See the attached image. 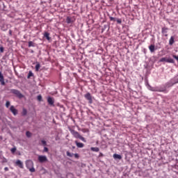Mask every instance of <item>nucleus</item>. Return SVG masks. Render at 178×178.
Segmentation results:
<instances>
[{"label": "nucleus", "mask_w": 178, "mask_h": 178, "mask_svg": "<svg viewBox=\"0 0 178 178\" xmlns=\"http://www.w3.org/2000/svg\"><path fill=\"white\" fill-rule=\"evenodd\" d=\"M70 133L75 138H79L81 136L80 134H79L77 131H75L74 129H71Z\"/></svg>", "instance_id": "0eeeda50"}, {"label": "nucleus", "mask_w": 178, "mask_h": 178, "mask_svg": "<svg viewBox=\"0 0 178 178\" xmlns=\"http://www.w3.org/2000/svg\"><path fill=\"white\" fill-rule=\"evenodd\" d=\"M26 166L27 169H29L30 168H33V166H34V163L31 160H27L26 161Z\"/></svg>", "instance_id": "1a4fd4ad"}, {"label": "nucleus", "mask_w": 178, "mask_h": 178, "mask_svg": "<svg viewBox=\"0 0 178 178\" xmlns=\"http://www.w3.org/2000/svg\"><path fill=\"white\" fill-rule=\"evenodd\" d=\"M74 22V21H73V19H72V17H67V18H66V23H67V24H73Z\"/></svg>", "instance_id": "dca6fc26"}, {"label": "nucleus", "mask_w": 178, "mask_h": 178, "mask_svg": "<svg viewBox=\"0 0 178 178\" xmlns=\"http://www.w3.org/2000/svg\"><path fill=\"white\" fill-rule=\"evenodd\" d=\"M31 77H34V73H33V71H29L27 75V79H30Z\"/></svg>", "instance_id": "5701e85b"}, {"label": "nucleus", "mask_w": 178, "mask_h": 178, "mask_svg": "<svg viewBox=\"0 0 178 178\" xmlns=\"http://www.w3.org/2000/svg\"><path fill=\"white\" fill-rule=\"evenodd\" d=\"M44 37L47 41H51V37H49V33L48 32H44Z\"/></svg>", "instance_id": "6ab92c4d"}, {"label": "nucleus", "mask_w": 178, "mask_h": 178, "mask_svg": "<svg viewBox=\"0 0 178 178\" xmlns=\"http://www.w3.org/2000/svg\"><path fill=\"white\" fill-rule=\"evenodd\" d=\"M28 47L29 48H31V47H35V43H34V42L33 41H29L28 42Z\"/></svg>", "instance_id": "4be33fe9"}, {"label": "nucleus", "mask_w": 178, "mask_h": 178, "mask_svg": "<svg viewBox=\"0 0 178 178\" xmlns=\"http://www.w3.org/2000/svg\"><path fill=\"white\" fill-rule=\"evenodd\" d=\"M75 144L77 147V148H83L84 145L83 143H80L78 140H75Z\"/></svg>", "instance_id": "4468645a"}, {"label": "nucleus", "mask_w": 178, "mask_h": 178, "mask_svg": "<svg viewBox=\"0 0 178 178\" xmlns=\"http://www.w3.org/2000/svg\"><path fill=\"white\" fill-rule=\"evenodd\" d=\"M172 58H174V59H176V60H177V56L172 55Z\"/></svg>", "instance_id": "79ce46f5"}, {"label": "nucleus", "mask_w": 178, "mask_h": 178, "mask_svg": "<svg viewBox=\"0 0 178 178\" xmlns=\"http://www.w3.org/2000/svg\"><path fill=\"white\" fill-rule=\"evenodd\" d=\"M90 151H92L93 152H99V147H90Z\"/></svg>", "instance_id": "b1692460"}, {"label": "nucleus", "mask_w": 178, "mask_h": 178, "mask_svg": "<svg viewBox=\"0 0 178 178\" xmlns=\"http://www.w3.org/2000/svg\"><path fill=\"white\" fill-rule=\"evenodd\" d=\"M145 86L146 87L150 90V91H153L154 92H156V87L154 88L152 86H151V85H149V83L148 82V80L145 81Z\"/></svg>", "instance_id": "20e7f679"}, {"label": "nucleus", "mask_w": 178, "mask_h": 178, "mask_svg": "<svg viewBox=\"0 0 178 178\" xmlns=\"http://www.w3.org/2000/svg\"><path fill=\"white\" fill-rule=\"evenodd\" d=\"M47 102H48L49 105H50V106H54V104H55V100L54 99L53 97H47Z\"/></svg>", "instance_id": "6e6552de"}, {"label": "nucleus", "mask_w": 178, "mask_h": 178, "mask_svg": "<svg viewBox=\"0 0 178 178\" xmlns=\"http://www.w3.org/2000/svg\"><path fill=\"white\" fill-rule=\"evenodd\" d=\"M175 44V36H171L169 40V45H172Z\"/></svg>", "instance_id": "aec40b11"}, {"label": "nucleus", "mask_w": 178, "mask_h": 178, "mask_svg": "<svg viewBox=\"0 0 178 178\" xmlns=\"http://www.w3.org/2000/svg\"><path fill=\"white\" fill-rule=\"evenodd\" d=\"M68 175H72V173H68Z\"/></svg>", "instance_id": "de8ad7c7"}, {"label": "nucleus", "mask_w": 178, "mask_h": 178, "mask_svg": "<svg viewBox=\"0 0 178 178\" xmlns=\"http://www.w3.org/2000/svg\"><path fill=\"white\" fill-rule=\"evenodd\" d=\"M79 140H81V141H83V143H87V140H86V138L81 136V135H80L79 138H78Z\"/></svg>", "instance_id": "cd10ccee"}, {"label": "nucleus", "mask_w": 178, "mask_h": 178, "mask_svg": "<svg viewBox=\"0 0 178 178\" xmlns=\"http://www.w3.org/2000/svg\"><path fill=\"white\" fill-rule=\"evenodd\" d=\"M6 108H9V106H10V102L7 101L6 102Z\"/></svg>", "instance_id": "4c0bfd02"}, {"label": "nucleus", "mask_w": 178, "mask_h": 178, "mask_svg": "<svg viewBox=\"0 0 178 178\" xmlns=\"http://www.w3.org/2000/svg\"><path fill=\"white\" fill-rule=\"evenodd\" d=\"M10 112H12V113H13V115L15 116H16V115H17V109H16L14 106H11L10 107Z\"/></svg>", "instance_id": "f8f14e48"}, {"label": "nucleus", "mask_w": 178, "mask_h": 178, "mask_svg": "<svg viewBox=\"0 0 178 178\" xmlns=\"http://www.w3.org/2000/svg\"><path fill=\"white\" fill-rule=\"evenodd\" d=\"M29 169V171L31 172V173H34V172H35V168H34V166L33 167H31Z\"/></svg>", "instance_id": "473e14b6"}, {"label": "nucleus", "mask_w": 178, "mask_h": 178, "mask_svg": "<svg viewBox=\"0 0 178 178\" xmlns=\"http://www.w3.org/2000/svg\"><path fill=\"white\" fill-rule=\"evenodd\" d=\"M9 35H12V30H9Z\"/></svg>", "instance_id": "c03bdc74"}, {"label": "nucleus", "mask_w": 178, "mask_h": 178, "mask_svg": "<svg viewBox=\"0 0 178 178\" xmlns=\"http://www.w3.org/2000/svg\"><path fill=\"white\" fill-rule=\"evenodd\" d=\"M11 94H14L19 99H22V98H24V95L19 92V90L16 89H11L10 90Z\"/></svg>", "instance_id": "f257e3e1"}, {"label": "nucleus", "mask_w": 178, "mask_h": 178, "mask_svg": "<svg viewBox=\"0 0 178 178\" xmlns=\"http://www.w3.org/2000/svg\"><path fill=\"white\" fill-rule=\"evenodd\" d=\"M3 51H5V48H3V47H0V52H1V54H3Z\"/></svg>", "instance_id": "a19ab883"}, {"label": "nucleus", "mask_w": 178, "mask_h": 178, "mask_svg": "<svg viewBox=\"0 0 178 178\" xmlns=\"http://www.w3.org/2000/svg\"><path fill=\"white\" fill-rule=\"evenodd\" d=\"M74 148H76V147H74H74H72V149H74Z\"/></svg>", "instance_id": "49530a36"}, {"label": "nucleus", "mask_w": 178, "mask_h": 178, "mask_svg": "<svg viewBox=\"0 0 178 178\" xmlns=\"http://www.w3.org/2000/svg\"><path fill=\"white\" fill-rule=\"evenodd\" d=\"M37 99H38V101H42V96H41V95H39L37 97Z\"/></svg>", "instance_id": "e433bc0d"}, {"label": "nucleus", "mask_w": 178, "mask_h": 178, "mask_svg": "<svg viewBox=\"0 0 178 178\" xmlns=\"http://www.w3.org/2000/svg\"><path fill=\"white\" fill-rule=\"evenodd\" d=\"M107 29H109V25H108V24L104 25L102 31H105V30H106Z\"/></svg>", "instance_id": "7c9ffc66"}, {"label": "nucleus", "mask_w": 178, "mask_h": 178, "mask_svg": "<svg viewBox=\"0 0 178 178\" xmlns=\"http://www.w3.org/2000/svg\"><path fill=\"white\" fill-rule=\"evenodd\" d=\"M40 67H41V64H40V63L37 62L36 65L35 67V72H40Z\"/></svg>", "instance_id": "412c9836"}, {"label": "nucleus", "mask_w": 178, "mask_h": 178, "mask_svg": "<svg viewBox=\"0 0 178 178\" xmlns=\"http://www.w3.org/2000/svg\"><path fill=\"white\" fill-rule=\"evenodd\" d=\"M109 19H110L111 22H116L117 18L113 17H109Z\"/></svg>", "instance_id": "c9c22d12"}, {"label": "nucleus", "mask_w": 178, "mask_h": 178, "mask_svg": "<svg viewBox=\"0 0 178 178\" xmlns=\"http://www.w3.org/2000/svg\"><path fill=\"white\" fill-rule=\"evenodd\" d=\"M168 31H169V28L163 27L161 29V34H163L164 37H168Z\"/></svg>", "instance_id": "9d476101"}, {"label": "nucleus", "mask_w": 178, "mask_h": 178, "mask_svg": "<svg viewBox=\"0 0 178 178\" xmlns=\"http://www.w3.org/2000/svg\"><path fill=\"white\" fill-rule=\"evenodd\" d=\"M22 115V116H26L27 115V109L23 108Z\"/></svg>", "instance_id": "bb28decb"}, {"label": "nucleus", "mask_w": 178, "mask_h": 178, "mask_svg": "<svg viewBox=\"0 0 178 178\" xmlns=\"http://www.w3.org/2000/svg\"><path fill=\"white\" fill-rule=\"evenodd\" d=\"M159 62H168V58L163 57L159 60Z\"/></svg>", "instance_id": "c756f323"}, {"label": "nucleus", "mask_w": 178, "mask_h": 178, "mask_svg": "<svg viewBox=\"0 0 178 178\" xmlns=\"http://www.w3.org/2000/svg\"><path fill=\"white\" fill-rule=\"evenodd\" d=\"M31 54H34V50H31Z\"/></svg>", "instance_id": "a18cd8bd"}, {"label": "nucleus", "mask_w": 178, "mask_h": 178, "mask_svg": "<svg viewBox=\"0 0 178 178\" xmlns=\"http://www.w3.org/2000/svg\"><path fill=\"white\" fill-rule=\"evenodd\" d=\"M115 22H117L118 24H122V19L116 18Z\"/></svg>", "instance_id": "f704fd0d"}, {"label": "nucleus", "mask_w": 178, "mask_h": 178, "mask_svg": "<svg viewBox=\"0 0 178 178\" xmlns=\"http://www.w3.org/2000/svg\"><path fill=\"white\" fill-rule=\"evenodd\" d=\"M149 49L150 52L152 54L153 52H155V44H150L149 46Z\"/></svg>", "instance_id": "a211bd4d"}, {"label": "nucleus", "mask_w": 178, "mask_h": 178, "mask_svg": "<svg viewBox=\"0 0 178 178\" xmlns=\"http://www.w3.org/2000/svg\"><path fill=\"white\" fill-rule=\"evenodd\" d=\"M166 85H165L163 87H156V92H166Z\"/></svg>", "instance_id": "7ed1b4c3"}, {"label": "nucleus", "mask_w": 178, "mask_h": 178, "mask_svg": "<svg viewBox=\"0 0 178 178\" xmlns=\"http://www.w3.org/2000/svg\"><path fill=\"white\" fill-rule=\"evenodd\" d=\"M84 98L88 101V104H92V96L91 95V93L87 92L85 94Z\"/></svg>", "instance_id": "f03ea898"}, {"label": "nucleus", "mask_w": 178, "mask_h": 178, "mask_svg": "<svg viewBox=\"0 0 178 178\" xmlns=\"http://www.w3.org/2000/svg\"><path fill=\"white\" fill-rule=\"evenodd\" d=\"M4 170H5L6 172H8V170H9V168H8V167H5V168H4Z\"/></svg>", "instance_id": "37998d69"}, {"label": "nucleus", "mask_w": 178, "mask_h": 178, "mask_svg": "<svg viewBox=\"0 0 178 178\" xmlns=\"http://www.w3.org/2000/svg\"><path fill=\"white\" fill-rule=\"evenodd\" d=\"M113 158L115 159V161H120L122 159V155L118 154H114L113 155Z\"/></svg>", "instance_id": "ddd939ff"}, {"label": "nucleus", "mask_w": 178, "mask_h": 178, "mask_svg": "<svg viewBox=\"0 0 178 178\" xmlns=\"http://www.w3.org/2000/svg\"><path fill=\"white\" fill-rule=\"evenodd\" d=\"M17 149L16 148V147H14L13 148H11L10 151H11V154H15V152H16V150Z\"/></svg>", "instance_id": "72a5a7b5"}, {"label": "nucleus", "mask_w": 178, "mask_h": 178, "mask_svg": "<svg viewBox=\"0 0 178 178\" xmlns=\"http://www.w3.org/2000/svg\"><path fill=\"white\" fill-rule=\"evenodd\" d=\"M66 154H67V156H70V158H73V156H74V154L71 153V152H70L69 151H67V152H66Z\"/></svg>", "instance_id": "a878e982"}, {"label": "nucleus", "mask_w": 178, "mask_h": 178, "mask_svg": "<svg viewBox=\"0 0 178 178\" xmlns=\"http://www.w3.org/2000/svg\"><path fill=\"white\" fill-rule=\"evenodd\" d=\"M16 165H17V166H19V168H20L21 169H23V168H24L23 162H22V161H20V160H17L16 161Z\"/></svg>", "instance_id": "2eb2a0df"}, {"label": "nucleus", "mask_w": 178, "mask_h": 178, "mask_svg": "<svg viewBox=\"0 0 178 178\" xmlns=\"http://www.w3.org/2000/svg\"><path fill=\"white\" fill-rule=\"evenodd\" d=\"M74 158H76V159H79V158H80V155H79V154L77 153L74 154Z\"/></svg>", "instance_id": "58836bf2"}, {"label": "nucleus", "mask_w": 178, "mask_h": 178, "mask_svg": "<svg viewBox=\"0 0 178 178\" xmlns=\"http://www.w3.org/2000/svg\"><path fill=\"white\" fill-rule=\"evenodd\" d=\"M0 83L1 86H5V84H6L5 83V77L3 76V74H2V72H0Z\"/></svg>", "instance_id": "9b49d317"}, {"label": "nucleus", "mask_w": 178, "mask_h": 178, "mask_svg": "<svg viewBox=\"0 0 178 178\" xmlns=\"http://www.w3.org/2000/svg\"><path fill=\"white\" fill-rule=\"evenodd\" d=\"M177 83L178 81L175 82V79H171L165 84V87H167V88H169V87H172V86H175V84H177Z\"/></svg>", "instance_id": "423d86ee"}, {"label": "nucleus", "mask_w": 178, "mask_h": 178, "mask_svg": "<svg viewBox=\"0 0 178 178\" xmlns=\"http://www.w3.org/2000/svg\"><path fill=\"white\" fill-rule=\"evenodd\" d=\"M26 137H28V138H30V137H31V132L27 131L26 132Z\"/></svg>", "instance_id": "2f4dec72"}, {"label": "nucleus", "mask_w": 178, "mask_h": 178, "mask_svg": "<svg viewBox=\"0 0 178 178\" xmlns=\"http://www.w3.org/2000/svg\"><path fill=\"white\" fill-rule=\"evenodd\" d=\"M40 143L44 147H47V141L45 140H41Z\"/></svg>", "instance_id": "c85d7f7f"}, {"label": "nucleus", "mask_w": 178, "mask_h": 178, "mask_svg": "<svg viewBox=\"0 0 178 178\" xmlns=\"http://www.w3.org/2000/svg\"><path fill=\"white\" fill-rule=\"evenodd\" d=\"M167 63H175V60L173 58H167Z\"/></svg>", "instance_id": "393cba45"}, {"label": "nucleus", "mask_w": 178, "mask_h": 178, "mask_svg": "<svg viewBox=\"0 0 178 178\" xmlns=\"http://www.w3.org/2000/svg\"><path fill=\"white\" fill-rule=\"evenodd\" d=\"M48 151H49V149H48L47 147H44L42 152H48Z\"/></svg>", "instance_id": "ea45409f"}, {"label": "nucleus", "mask_w": 178, "mask_h": 178, "mask_svg": "<svg viewBox=\"0 0 178 178\" xmlns=\"http://www.w3.org/2000/svg\"><path fill=\"white\" fill-rule=\"evenodd\" d=\"M38 160L40 163H44V162L48 161V159L47 158V156H42V155L39 156L38 158Z\"/></svg>", "instance_id": "39448f33"}, {"label": "nucleus", "mask_w": 178, "mask_h": 178, "mask_svg": "<svg viewBox=\"0 0 178 178\" xmlns=\"http://www.w3.org/2000/svg\"><path fill=\"white\" fill-rule=\"evenodd\" d=\"M0 159L1 160V163H8V159L3 156H0Z\"/></svg>", "instance_id": "f3484780"}]
</instances>
